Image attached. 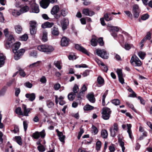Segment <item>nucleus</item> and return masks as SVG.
<instances>
[{
  "mask_svg": "<svg viewBox=\"0 0 152 152\" xmlns=\"http://www.w3.org/2000/svg\"><path fill=\"white\" fill-rule=\"evenodd\" d=\"M20 43L19 42H16L14 44V48L13 50V51L15 54L14 57L15 60H18L20 58L24 53L25 50L24 49H20L18 50V49L20 47Z\"/></svg>",
  "mask_w": 152,
  "mask_h": 152,
  "instance_id": "f257e3e1",
  "label": "nucleus"
},
{
  "mask_svg": "<svg viewBox=\"0 0 152 152\" xmlns=\"http://www.w3.org/2000/svg\"><path fill=\"white\" fill-rule=\"evenodd\" d=\"M37 49L39 51L46 53L47 54L51 53L54 50L52 46L47 44L39 45L37 47Z\"/></svg>",
  "mask_w": 152,
  "mask_h": 152,
  "instance_id": "f03ea898",
  "label": "nucleus"
},
{
  "mask_svg": "<svg viewBox=\"0 0 152 152\" xmlns=\"http://www.w3.org/2000/svg\"><path fill=\"white\" fill-rule=\"evenodd\" d=\"M96 51L97 55L102 58L107 59L108 58L109 54L105 50L98 49L96 50Z\"/></svg>",
  "mask_w": 152,
  "mask_h": 152,
  "instance_id": "7ed1b4c3",
  "label": "nucleus"
},
{
  "mask_svg": "<svg viewBox=\"0 0 152 152\" xmlns=\"http://www.w3.org/2000/svg\"><path fill=\"white\" fill-rule=\"evenodd\" d=\"M130 63L134 66H140L142 63L139 58L136 56L133 55L131 58Z\"/></svg>",
  "mask_w": 152,
  "mask_h": 152,
  "instance_id": "20e7f679",
  "label": "nucleus"
},
{
  "mask_svg": "<svg viewBox=\"0 0 152 152\" xmlns=\"http://www.w3.org/2000/svg\"><path fill=\"white\" fill-rule=\"evenodd\" d=\"M111 113V111L110 108L107 107L103 108L102 113V118L105 120L108 119Z\"/></svg>",
  "mask_w": 152,
  "mask_h": 152,
  "instance_id": "39448f33",
  "label": "nucleus"
},
{
  "mask_svg": "<svg viewBox=\"0 0 152 152\" xmlns=\"http://www.w3.org/2000/svg\"><path fill=\"white\" fill-rule=\"evenodd\" d=\"M111 136L114 137L116 136L119 131L118 125L117 123H114L110 129Z\"/></svg>",
  "mask_w": 152,
  "mask_h": 152,
  "instance_id": "423d86ee",
  "label": "nucleus"
},
{
  "mask_svg": "<svg viewBox=\"0 0 152 152\" xmlns=\"http://www.w3.org/2000/svg\"><path fill=\"white\" fill-rule=\"evenodd\" d=\"M57 2V0H42L40 2V6L43 8L46 9L49 6L50 2L51 3Z\"/></svg>",
  "mask_w": 152,
  "mask_h": 152,
  "instance_id": "0eeeda50",
  "label": "nucleus"
},
{
  "mask_svg": "<svg viewBox=\"0 0 152 152\" xmlns=\"http://www.w3.org/2000/svg\"><path fill=\"white\" fill-rule=\"evenodd\" d=\"M45 130L43 129L40 132H36L32 135V137L35 139H38L40 136L42 138H43L45 137Z\"/></svg>",
  "mask_w": 152,
  "mask_h": 152,
  "instance_id": "6e6552de",
  "label": "nucleus"
},
{
  "mask_svg": "<svg viewBox=\"0 0 152 152\" xmlns=\"http://www.w3.org/2000/svg\"><path fill=\"white\" fill-rule=\"evenodd\" d=\"M31 10L30 12L35 13H38L39 12V6L38 4L34 3L31 5Z\"/></svg>",
  "mask_w": 152,
  "mask_h": 152,
  "instance_id": "1a4fd4ad",
  "label": "nucleus"
},
{
  "mask_svg": "<svg viewBox=\"0 0 152 152\" xmlns=\"http://www.w3.org/2000/svg\"><path fill=\"white\" fill-rule=\"evenodd\" d=\"M60 23L63 30H65L69 23V20L67 19L64 18L61 21Z\"/></svg>",
  "mask_w": 152,
  "mask_h": 152,
  "instance_id": "9d476101",
  "label": "nucleus"
},
{
  "mask_svg": "<svg viewBox=\"0 0 152 152\" xmlns=\"http://www.w3.org/2000/svg\"><path fill=\"white\" fill-rule=\"evenodd\" d=\"M83 14L86 16H91L94 15L95 13L94 12L90 10L88 8L84 9L82 11Z\"/></svg>",
  "mask_w": 152,
  "mask_h": 152,
  "instance_id": "9b49d317",
  "label": "nucleus"
},
{
  "mask_svg": "<svg viewBox=\"0 0 152 152\" xmlns=\"http://www.w3.org/2000/svg\"><path fill=\"white\" fill-rule=\"evenodd\" d=\"M75 48L77 50L86 54L88 55V53L87 50L83 47L81 45L76 44L75 45Z\"/></svg>",
  "mask_w": 152,
  "mask_h": 152,
  "instance_id": "f8f14e48",
  "label": "nucleus"
},
{
  "mask_svg": "<svg viewBox=\"0 0 152 152\" xmlns=\"http://www.w3.org/2000/svg\"><path fill=\"white\" fill-rule=\"evenodd\" d=\"M86 97L90 102L92 103L95 102V99L94 94L92 93H89L87 95Z\"/></svg>",
  "mask_w": 152,
  "mask_h": 152,
  "instance_id": "ddd939ff",
  "label": "nucleus"
},
{
  "mask_svg": "<svg viewBox=\"0 0 152 152\" xmlns=\"http://www.w3.org/2000/svg\"><path fill=\"white\" fill-rule=\"evenodd\" d=\"M22 108L23 111V115L26 116H28V114L30 111L32 110L31 108H27L26 105L23 104Z\"/></svg>",
  "mask_w": 152,
  "mask_h": 152,
  "instance_id": "4468645a",
  "label": "nucleus"
},
{
  "mask_svg": "<svg viewBox=\"0 0 152 152\" xmlns=\"http://www.w3.org/2000/svg\"><path fill=\"white\" fill-rule=\"evenodd\" d=\"M26 97L31 102L33 101L35 98V94L34 93L27 94L25 95Z\"/></svg>",
  "mask_w": 152,
  "mask_h": 152,
  "instance_id": "2eb2a0df",
  "label": "nucleus"
},
{
  "mask_svg": "<svg viewBox=\"0 0 152 152\" xmlns=\"http://www.w3.org/2000/svg\"><path fill=\"white\" fill-rule=\"evenodd\" d=\"M10 12L11 13L12 15L15 17H17L20 15V10L18 11L15 9H10L9 10Z\"/></svg>",
  "mask_w": 152,
  "mask_h": 152,
  "instance_id": "dca6fc26",
  "label": "nucleus"
},
{
  "mask_svg": "<svg viewBox=\"0 0 152 152\" xmlns=\"http://www.w3.org/2000/svg\"><path fill=\"white\" fill-rule=\"evenodd\" d=\"M59 10V7L58 5H55L53 7L51 11V13L52 15H55L57 13Z\"/></svg>",
  "mask_w": 152,
  "mask_h": 152,
  "instance_id": "f3484780",
  "label": "nucleus"
},
{
  "mask_svg": "<svg viewBox=\"0 0 152 152\" xmlns=\"http://www.w3.org/2000/svg\"><path fill=\"white\" fill-rule=\"evenodd\" d=\"M69 39L66 37H63L61 41V45L62 46H66L68 45Z\"/></svg>",
  "mask_w": 152,
  "mask_h": 152,
  "instance_id": "a211bd4d",
  "label": "nucleus"
},
{
  "mask_svg": "<svg viewBox=\"0 0 152 152\" xmlns=\"http://www.w3.org/2000/svg\"><path fill=\"white\" fill-rule=\"evenodd\" d=\"M53 23H52L46 22L42 24V28H50L53 25Z\"/></svg>",
  "mask_w": 152,
  "mask_h": 152,
  "instance_id": "6ab92c4d",
  "label": "nucleus"
},
{
  "mask_svg": "<svg viewBox=\"0 0 152 152\" xmlns=\"http://www.w3.org/2000/svg\"><path fill=\"white\" fill-rule=\"evenodd\" d=\"M42 39L44 42H46L48 40V32L45 30H44L43 31V35L42 37Z\"/></svg>",
  "mask_w": 152,
  "mask_h": 152,
  "instance_id": "aec40b11",
  "label": "nucleus"
},
{
  "mask_svg": "<svg viewBox=\"0 0 152 152\" xmlns=\"http://www.w3.org/2000/svg\"><path fill=\"white\" fill-rule=\"evenodd\" d=\"M101 136L104 139H106L107 138L108 133L107 130L105 129H103L101 130Z\"/></svg>",
  "mask_w": 152,
  "mask_h": 152,
  "instance_id": "412c9836",
  "label": "nucleus"
},
{
  "mask_svg": "<svg viewBox=\"0 0 152 152\" xmlns=\"http://www.w3.org/2000/svg\"><path fill=\"white\" fill-rule=\"evenodd\" d=\"M108 26L109 27V29L110 32H114V31L118 32L119 30V29L118 27L111 26Z\"/></svg>",
  "mask_w": 152,
  "mask_h": 152,
  "instance_id": "4be33fe9",
  "label": "nucleus"
},
{
  "mask_svg": "<svg viewBox=\"0 0 152 152\" xmlns=\"http://www.w3.org/2000/svg\"><path fill=\"white\" fill-rule=\"evenodd\" d=\"M118 142L119 143L120 146L122 148V150L123 152H124L125 148L124 147V142L120 138H118Z\"/></svg>",
  "mask_w": 152,
  "mask_h": 152,
  "instance_id": "5701e85b",
  "label": "nucleus"
},
{
  "mask_svg": "<svg viewBox=\"0 0 152 152\" xmlns=\"http://www.w3.org/2000/svg\"><path fill=\"white\" fill-rule=\"evenodd\" d=\"M97 39L95 36L93 37L91 40V44L93 46H96L97 45Z\"/></svg>",
  "mask_w": 152,
  "mask_h": 152,
  "instance_id": "b1692460",
  "label": "nucleus"
},
{
  "mask_svg": "<svg viewBox=\"0 0 152 152\" xmlns=\"http://www.w3.org/2000/svg\"><path fill=\"white\" fill-rule=\"evenodd\" d=\"M15 29L16 33L20 34L22 31V28L21 26L19 25H17L15 26Z\"/></svg>",
  "mask_w": 152,
  "mask_h": 152,
  "instance_id": "393cba45",
  "label": "nucleus"
},
{
  "mask_svg": "<svg viewBox=\"0 0 152 152\" xmlns=\"http://www.w3.org/2000/svg\"><path fill=\"white\" fill-rule=\"evenodd\" d=\"M76 94L74 92L70 93L68 95V98L69 100L72 101L75 97Z\"/></svg>",
  "mask_w": 152,
  "mask_h": 152,
  "instance_id": "a878e982",
  "label": "nucleus"
},
{
  "mask_svg": "<svg viewBox=\"0 0 152 152\" xmlns=\"http://www.w3.org/2000/svg\"><path fill=\"white\" fill-rule=\"evenodd\" d=\"M5 58L3 54H0V67L2 66L4 63Z\"/></svg>",
  "mask_w": 152,
  "mask_h": 152,
  "instance_id": "bb28decb",
  "label": "nucleus"
},
{
  "mask_svg": "<svg viewBox=\"0 0 152 152\" xmlns=\"http://www.w3.org/2000/svg\"><path fill=\"white\" fill-rule=\"evenodd\" d=\"M28 10L29 7L27 6H25L22 7L20 10V14L22 13L27 12Z\"/></svg>",
  "mask_w": 152,
  "mask_h": 152,
  "instance_id": "cd10ccee",
  "label": "nucleus"
},
{
  "mask_svg": "<svg viewBox=\"0 0 152 152\" xmlns=\"http://www.w3.org/2000/svg\"><path fill=\"white\" fill-rule=\"evenodd\" d=\"M52 33L54 35L57 36L58 35L59 32L58 28L56 27H53L52 29Z\"/></svg>",
  "mask_w": 152,
  "mask_h": 152,
  "instance_id": "c85d7f7f",
  "label": "nucleus"
},
{
  "mask_svg": "<svg viewBox=\"0 0 152 152\" xmlns=\"http://www.w3.org/2000/svg\"><path fill=\"white\" fill-rule=\"evenodd\" d=\"M97 81L99 85H102L104 84V80L101 76H99L97 77Z\"/></svg>",
  "mask_w": 152,
  "mask_h": 152,
  "instance_id": "c756f323",
  "label": "nucleus"
},
{
  "mask_svg": "<svg viewBox=\"0 0 152 152\" xmlns=\"http://www.w3.org/2000/svg\"><path fill=\"white\" fill-rule=\"evenodd\" d=\"M110 15V14H108L106 13L104 15V18L106 21H109L113 19V18L111 17L109 18V16Z\"/></svg>",
  "mask_w": 152,
  "mask_h": 152,
  "instance_id": "7c9ffc66",
  "label": "nucleus"
},
{
  "mask_svg": "<svg viewBox=\"0 0 152 152\" xmlns=\"http://www.w3.org/2000/svg\"><path fill=\"white\" fill-rule=\"evenodd\" d=\"M151 38L150 33L148 32L147 33L146 36L142 40V43L143 42H145L147 40H150Z\"/></svg>",
  "mask_w": 152,
  "mask_h": 152,
  "instance_id": "2f4dec72",
  "label": "nucleus"
},
{
  "mask_svg": "<svg viewBox=\"0 0 152 152\" xmlns=\"http://www.w3.org/2000/svg\"><path fill=\"white\" fill-rule=\"evenodd\" d=\"M59 137V139L62 142H64V139L65 138V136L63 135L62 132L60 133V134L58 135Z\"/></svg>",
  "mask_w": 152,
  "mask_h": 152,
  "instance_id": "473e14b6",
  "label": "nucleus"
},
{
  "mask_svg": "<svg viewBox=\"0 0 152 152\" xmlns=\"http://www.w3.org/2000/svg\"><path fill=\"white\" fill-rule=\"evenodd\" d=\"M94 109V107L89 104L86 105L84 107V109L86 110H93Z\"/></svg>",
  "mask_w": 152,
  "mask_h": 152,
  "instance_id": "72a5a7b5",
  "label": "nucleus"
},
{
  "mask_svg": "<svg viewBox=\"0 0 152 152\" xmlns=\"http://www.w3.org/2000/svg\"><path fill=\"white\" fill-rule=\"evenodd\" d=\"M138 56L139 57L142 59H143L146 55L145 52H142L141 51H140L138 53Z\"/></svg>",
  "mask_w": 152,
  "mask_h": 152,
  "instance_id": "f704fd0d",
  "label": "nucleus"
},
{
  "mask_svg": "<svg viewBox=\"0 0 152 152\" xmlns=\"http://www.w3.org/2000/svg\"><path fill=\"white\" fill-rule=\"evenodd\" d=\"M40 62V61H38L36 62L32 63L29 65V67L30 68H33L39 65Z\"/></svg>",
  "mask_w": 152,
  "mask_h": 152,
  "instance_id": "c9c22d12",
  "label": "nucleus"
},
{
  "mask_svg": "<svg viewBox=\"0 0 152 152\" xmlns=\"http://www.w3.org/2000/svg\"><path fill=\"white\" fill-rule=\"evenodd\" d=\"M79 91V88L77 84H75L73 88V92H74V94H76Z\"/></svg>",
  "mask_w": 152,
  "mask_h": 152,
  "instance_id": "e433bc0d",
  "label": "nucleus"
},
{
  "mask_svg": "<svg viewBox=\"0 0 152 152\" xmlns=\"http://www.w3.org/2000/svg\"><path fill=\"white\" fill-rule=\"evenodd\" d=\"M30 32L31 35H34L36 33L37 28L35 27H30Z\"/></svg>",
  "mask_w": 152,
  "mask_h": 152,
  "instance_id": "4c0bfd02",
  "label": "nucleus"
},
{
  "mask_svg": "<svg viewBox=\"0 0 152 152\" xmlns=\"http://www.w3.org/2000/svg\"><path fill=\"white\" fill-rule=\"evenodd\" d=\"M107 91H106V92L104 93L102 96V104L103 106L105 105V99L106 96L107 94Z\"/></svg>",
  "mask_w": 152,
  "mask_h": 152,
  "instance_id": "58836bf2",
  "label": "nucleus"
},
{
  "mask_svg": "<svg viewBox=\"0 0 152 152\" xmlns=\"http://www.w3.org/2000/svg\"><path fill=\"white\" fill-rule=\"evenodd\" d=\"M47 105L49 108H52L54 104L52 101L49 100L47 102Z\"/></svg>",
  "mask_w": 152,
  "mask_h": 152,
  "instance_id": "ea45409f",
  "label": "nucleus"
},
{
  "mask_svg": "<svg viewBox=\"0 0 152 152\" xmlns=\"http://www.w3.org/2000/svg\"><path fill=\"white\" fill-rule=\"evenodd\" d=\"M15 113L16 114L19 115H23V113L22 112L21 108L20 107L17 108L15 110Z\"/></svg>",
  "mask_w": 152,
  "mask_h": 152,
  "instance_id": "a19ab883",
  "label": "nucleus"
},
{
  "mask_svg": "<svg viewBox=\"0 0 152 152\" xmlns=\"http://www.w3.org/2000/svg\"><path fill=\"white\" fill-rule=\"evenodd\" d=\"M55 102L56 104H57L58 102V99L61 100H63L64 99V97L62 96H60L59 98L57 95L55 96Z\"/></svg>",
  "mask_w": 152,
  "mask_h": 152,
  "instance_id": "79ce46f5",
  "label": "nucleus"
},
{
  "mask_svg": "<svg viewBox=\"0 0 152 152\" xmlns=\"http://www.w3.org/2000/svg\"><path fill=\"white\" fill-rule=\"evenodd\" d=\"M112 103L115 105H118L120 104V100L117 99H115L111 101Z\"/></svg>",
  "mask_w": 152,
  "mask_h": 152,
  "instance_id": "37998d69",
  "label": "nucleus"
},
{
  "mask_svg": "<svg viewBox=\"0 0 152 152\" xmlns=\"http://www.w3.org/2000/svg\"><path fill=\"white\" fill-rule=\"evenodd\" d=\"M91 130L94 134H96L98 132L97 128L94 125H92L91 128Z\"/></svg>",
  "mask_w": 152,
  "mask_h": 152,
  "instance_id": "c03bdc74",
  "label": "nucleus"
},
{
  "mask_svg": "<svg viewBox=\"0 0 152 152\" xmlns=\"http://www.w3.org/2000/svg\"><path fill=\"white\" fill-rule=\"evenodd\" d=\"M101 146V142L100 141H97L96 144V149L97 151L100 150Z\"/></svg>",
  "mask_w": 152,
  "mask_h": 152,
  "instance_id": "a18cd8bd",
  "label": "nucleus"
},
{
  "mask_svg": "<svg viewBox=\"0 0 152 152\" xmlns=\"http://www.w3.org/2000/svg\"><path fill=\"white\" fill-rule=\"evenodd\" d=\"M30 27L37 28V23L35 21H31L29 22Z\"/></svg>",
  "mask_w": 152,
  "mask_h": 152,
  "instance_id": "49530a36",
  "label": "nucleus"
},
{
  "mask_svg": "<svg viewBox=\"0 0 152 152\" xmlns=\"http://www.w3.org/2000/svg\"><path fill=\"white\" fill-rule=\"evenodd\" d=\"M15 138L17 143L20 145H21L22 142L21 137L20 136H16Z\"/></svg>",
  "mask_w": 152,
  "mask_h": 152,
  "instance_id": "de8ad7c7",
  "label": "nucleus"
},
{
  "mask_svg": "<svg viewBox=\"0 0 152 152\" xmlns=\"http://www.w3.org/2000/svg\"><path fill=\"white\" fill-rule=\"evenodd\" d=\"M54 64L56 67L59 69H61V67L60 65V62L59 61H56L54 62Z\"/></svg>",
  "mask_w": 152,
  "mask_h": 152,
  "instance_id": "09e8293b",
  "label": "nucleus"
},
{
  "mask_svg": "<svg viewBox=\"0 0 152 152\" xmlns=\"http://www.w3.org/2000/svg\"><path fill=\"white\" fill-rule=\"evenodd\" d=\"M37 149L39 151L41 152H44L45 150V148L44 146L41 145L38 146Z\"/></svg>",
  "mask_w": 152,
  "mask_h": 152,
  "instance_id": "8fccbe9b",
  "label": "nucleus"
},
{
  "mask_svg": "<svg viewBox=\"0 0 152 152\" xmlns=\"http://www.w3.org/2000/svg\"><path fill=\"white\" fill-rule=\"evenodd\" d=\"M126 104L130 108L132 109L134 111V112L136 111V110L134 108V106L132 104H131L128 102H126Z\"/></svg>",
  "mask_w": 152,
  "mask_h": 152,
  "instance_id": "3c124183",
  "label": "nucleus"
},
{
  "mask_svg": "<svg viewBox=\"0 0 152 152\" xmlns=\"http://www.w3.org/2000/svg\"><path fill=\"white\" fill-rule=\"evenodd\" d=\"M20 39L22 41H26L28 38V37L27 34H24V35H22L20 37Z\"/></svg>",
  "mask_w": 152,
  "mask_h": 152,
  "instance_id": "603ef678",
  "label": "nucleus"
},
{
  "mask_svg": "<svg viewBox=\"0 0 152 152\" xmlns=\"http://www.w3.org/2000/svg\"><path fill=\"white\" fill-rule=\"evenodd\" d=\"M84 95V93H83L82 92H80L77 95V97L78 98V99L79 100H81Z\"/></svg>",
  "mask_w": 152,
  "mask_h": 152,
  "instance_id": "864d4df0",
  "label": "nucleus"
},
{
  "mask_svg": "<svg viewBox=\"0 0 152 152\" xmlns=\"http://www.w3.org/2000/svg\"><path fill=\"white\" fill-rule=\"evenodd\" d=\"M133 14L134 17L135 18H138L140 14V11H133Z\"/></svg>",
  "mask_w": 152,
  "mask_h": 152,
  "instance_id": "5fc2aeb1",
  "label": "nucleus"
},
{
  "mask_svg": "<svg viewBox=\"0 0 152 152\" xmlns=\"http://www.w3.org/2000/svg\"><path fill=\"white\" fill-rule=\"evenodd\" d=\"M15 95L17 97L20 92V89L19 88H15Z\"/></svg>",
  "mask_w": 152,
  "mask_h": 152,
  "instance_id": "6e6d98bb",
  "label": "nucleus"
},
{
  "mask_svg": "<svg viewBox=\"0 0 152 152\" xmlns=\"http://www.w3.org/2000/svg\"><path fill=\"white\" fill-rule=\"evenodd\" d=\"M13 43L11 42L7 41L5 45L6 47L7 48H10L12 46Z\"/></svg>",
  "mask_w": 152,
  "mask_h": 152,
  "instance_id": "4d7b16f0",
  "label": "nucleus"
},
{
  "mask_svg": "<svg viewBox=\"0 0 152 152\" xmlns=\"http://www.w3.org/2000/svg\"><path fill=\"white\" fill-rule=\"evenodd\" d=\"M116 72L118 77L123 76V74L121 69H118L116 71Z\"/></svg>",
  "mask_w": 152,
  "mask_h": 152,
  "instance_id": "13d9d810",
  "label": "nucleus"
},
{
  "mask_svg": "<svg viewBox=\"0 0 152 152\" xmlns=\"http://www.w3.org/2000/svg\"><path fill=\"white\" fill-rule=\"evenodd\" d=\"M7 41L13 42H14V39L12 35H10L8 37Z\"/></svg>",
  "mask_w": 152,
  "mask_h": 152,
  "instance_id": "bf43d9fd",
  "label": "nucleus"
},
{
  "mask_svg": "<svg viewBox=\"0 0 152 152\" xmlns=\"http://www.w3.org/2000/svg\"><path fill=\"white\" fill-rule=\"evenodd\" d=\"M19 74L20 75L23 77H24L26 75V74L25 72L20 68L19 69Z\"/></svg>",
  "mask_w": 152,
  "mask_h": 152,
  "instance_id": "052dcab7",
  "label": "nucleus"
},
{
  "mask_svg": "<svg viewBox=\"0 0 152 152\" xmlns=\"http://www.w3.org/2000/svg\"><path fill=\"white\" fill-rule=\"evenodd\" d=\"M19 131V128L18 126L15 125L14 126V129L12 131V132H13L15 133H16L18 132Z\"/></svg>",
  "mask_w": 152,
  "mask_h": 152,
  "instance_id": "680f3d73",
  "label": "nucleus"
},
{
  "mask_svg": "<svg viewBox=\"0 0 152 152\" xmlns=\"http://www.w3.org/2000/svg\"><path fill=\"white\" fill-rule=\"evenodd\" d=\"M95 60L99 65H101V66L104 65V64L99 60L98 58H95Z\"/></svg>",
  "mask_w": 152,
  "mask_h": 152,
  "instance_id": "e2e57ef3",
  "label": "nucleus"
},
{
  "mask_svg": "<svg viewBox=\"0 0 152 152\" xmlns=\"http://www.w3.org/2000/svg\"><path fill=\"white\" fill-rule=\"evenodd\" d=\"M40 81L42 83H45L47 81L46 78L44 76H42L40 78Z\"/></svg>",
  "mask_w": 152,
  "mask_h": 152,
  "instance_id": "0e129e2a",
  "label": "nucleus"
},
{
  "mask_svg": "<svg viewBox=\"0 0 152 152\" xmlns=\"http://www.w3.org/2000/svg\"><path fill=\"white\" fill-rule=\"evenodd\" d=\"M67 11L65 9H63L61 10V14L63 16H66L67 14Z\"/></svg>",
  "mask_w": 152,
  "mask_h": 152,
  "instance_id": "69168bd1",
  "label": "nucleus"
},
{
  "mask_svg": "<svg viewBox=\"0 0 152 152\" xmlns=\"http://www.w3.org/2000/svg\"><path fill=\"white\" fill-rule=\"evenodd\" d=\"M97 42L100 46H102L104 45V43L103 39L102 38H99L97 40Z\"/></svg>",
  "mask_w": 152,
  "mask_h": 152,
  "instance_id": "338daca9",
  "label": "nucleus"
},
{
  "mask_svg": "<svg viewBox=\"0 0 152 152\" xmlns=\"http://www.w3.org/2000/svg\"><path fill=\"white\" fill-rule=\"evenodd\" d=\"M149 17V15L148 14H146L142 16L141 19L143 20H145L148 18Z\"/></svg>",
  "mask_w": 152,
  "mask_h": 152,
  "instance_id": "774afa93",
  "label": "nucleus"
}]
</instances>
